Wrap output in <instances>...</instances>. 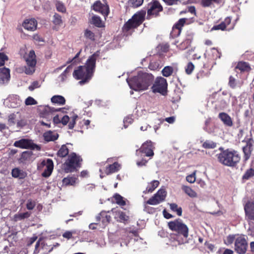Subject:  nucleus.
Wrapping results in <instances>:
<instances>
[{"label":"nucleus","mask_w":254,"mask_h":254,"mask_svg":"<svg viewBox=\"0 0 254 254\" xmlns=\"http://www.w3.org/2000/svg\"><path fill=\"white\" fill-rule=\"evenodd\" d=\"M194 69V64L191 62H190L187 64V65L185 67V72L187 74L190 75L191 74Z\"/></svg>","instance_id":"nucleus-51"},{"label":"nucleus","mask_w":254,"mask_h":254,"mask_svg":"<svg viewBox=\"0 0 254 254\" xmlns=\"http://www.w3.org/2000/svg\"><path fill=\"white\" fill-rule=\"evenodd\" d=\"M43 137L47 142L53 141L58 139L59 134L55 131L49 130L43 134Z\"/></svg>","instance_id":"nucleus-29"},{"label":"nucleus","mask_w":254,"mask_h":254,"mask_svg":"<svg viewBox=\"0 0 254 254\" xmlns=\"http://www.w3.org/2000/svg\"><path fill=\"white\" fill-rule=\"evenodd\" d=\"M161 195H157L156 197H154V195L150 198L147 201L146 203L150 205H156L160 202H162L164 200H162Z\"/></svg>","instance_id":"nucleus-37"},{"label":"nucleus","mask_w":254,"mask_h":254,"mask_svg":"<svg viewBox=\"0 0 254 254\" xmlns=\"http://www.w3.org/2000/svg\"><path fill=\"white\" fill-rule=\"evenodd\" d=\"M93 9L95 11L101 13L104 16H107L109 13L108 5L103 4L100 1H96L93 5Z\"/></svg>","instance_id":"nucleus-19"},{"label":"nucleus","mask_w":254,"mask_h":254,"mask_svg":"<svg viewBox=\"0 0 254 254\" xmlns=\"http://www.w3.org/2000/svg\"><path fill=\"white\" fill-rule=\"evenodd\" d=\"M161 195L162 200H165L166 196V191L165 189H160L158 191L154 194V197H156L157 195Z\"/></svg>","instance_id":"nucleus-57"},{"label":"nucleus","mask_w":254,"mask_h":254,"mask_svg":"<svg viewBox=\"0 0 254 254\" xmlns=\"http://www.w3.org/2000/svg\"><path fill=\"white\" fill-rule=\"evenodd\" d=\"M25 104L27 106L34 105L37 104V102L33 97L29 96L26 99Z\"/></svg>","instance_id":"nucleus-56"},{"label":"nucleus","mask_w":254,"mask_h":254,"mask_svg":"<svg viewBox=\"0 0 254 254\" xmlns=\"http://www.w3.org/2000/svg\"><path fill=\"white\" fill-rule=\"evenodd\" d=\"M231 18L230 17H227L225 18L224 20L222 21L219 24L213 26L211 31L219 30H230L233 28V27L227 29V27L231 24Z\"/></svg>","instance_id":"nucleus-20"},{"label":"nucleus","mask_w":254,"mask_h":254,"mask_svg":"<svg viewBox=\"0 0 254 254\" xmlns=\"http://www.w3.org/2000/svg\"><path fill=\"white\" fill-rule=\"evenodd\" d=\"M254 176V169L253 168H250L246 171L245 174L243 175L242 177L243 180H248L250 178Z\"/></svg>","instance_id":"nucleus-49"},{"label":"nucleus","mask_w":254,"mask_h":254,"mask_svg":"<svg viewBox=\"0 0 254 254\" xmlns=\"http://www.w3.org/2000/svg\"><path fill=\"white\" fill-rule=\"evenodd\" d=\"M41 86L40 83L37 81H35L31 83L29 86L28 89L30 91H33L35 89L40 87Z\"/></svg>","instance_id":"nucleus-59"},{"label":"nucleus","mask_w":254,"mask_h":254,"mask_svg":"<svg viewBox=\"0 0 254 254\" xmlns=\"http://www.w3.org/2000/svg\"><path fill=\"white\" fill-rule=\"evenodd\" d=\"M154 148L153 143L150 140H147L142 144L139 149L136 150V152L144 153L147 157H152L154 154Z\"/></svg>","instance_id":"nucleus-15"},{"label":"nucleus","mask_w":254,"mask_h":254,"mask_svg":"<svg viewBox=\"0 0 254 254\" xmlns=\"http://www.w3.org/2000/svg\"><path fill=\"white\" fill-rule=\"evenodd\" d=\"M235 68L239 69L241 72H249L252 69L250 64L244 61L239 62Z\"/></svg>","instance_id":"nucleus-28"},{"label":"nucleus","mask_w":254,"mask_h":254,"mask_svg":"<svg viewBox=\"0 0 254 254\" xmlns=\"http://www.w3.org/2000/svg\"><path fill=\"white\" fill-rule=\"evenodd\" d=\"M10 78V70L4 67H0V84L7 83Z\"/></svg>","instance_id":"nucleus-24"},{"label":"nucleus","mask_w":254,"mask_h":254,"mask_svg":"<svg viewBox=\"0 0 254 254\" xmlns=\"http://www.w3.org/2000/svg\"><path fill=\"white\" fill-rule=\"evenodd\" d=\"M91 23L97 27H102L103 26L100 17L96 15L92 17Z\"/></svg>","instance_id":"nucleus-42"},{"label":"nucleus","mask_w":254,"mask_h":254,"mask_svg":"<svg viewBox=\"0 0 254 254\" xmlns=\"http://www.w3.org/2000/svg\"><path fill=\"white\" fill-rule=\"evenodd\" d=\"M160 183L157 180H153L150 182L146 189V191L147 192H152L154 190L158 187Z\"/></svg>","instance_id":"nucleus-40"},{"label":"nucleus","mask_w":254,"mask_h":254,"mask_svg":"<svg viewBox=\"0 0 254 254\" xmlns=\"http://www.w3.org/2000/svg\"><path fill=\"white\" fill-rule=\"evenodd\" d=\"M22 26L25 29L33 31L37 28V22L34 18L26 19L23 22Z\"/></svg>","instance_id":"nucleus-25"},{"label":"nucleus","mask_w":254,"mask_h":254,"mask_svg":"<svg viewBox=\"0 0 254 254\" xmlns=\"http://www.w3.org/2000/svg\"><path fill=\"white\" fill-rule=\"evenodd\" d=\"M99 56V52L97 51L88 58L84 65H80V85L88 83L92 79Z\"/></svg>","instance_id":"nucleus-3"},{"label":"nucleus","mask_w":254,"mask_h":254,"mask_svg":"<svg viewBox=\"0 0 254 254\" xmlns=\"http://www.w3.org/2000/svg\"><path fill=\"white\" fill-rule=\"evenodd\" d=\"M14 146L21 148H28L37 151L41 150L40 145L34 143L32 140L27 139H21L16 141L14 143Z\"/></svg>","instance_id":"nucleus-11"},{"label":"nucleus","mask_w":254,"mask_h":254,"mask_svg":"<svg viewBox=\"0 0 254 254\" xmlns=\"http://www.w3.org/2000/svg\"><path fill=\"white\" fill-rule=\"evenodd\" d=\"M31 214L30 212H25L22 213H18L15 215L14 218L16 220H21L22 219L29 218Z\"/></svg>","instance_id":"nucleus-41"},{"label":"nucleus","mask_w":254,"mask_h":254,"mask_svg":"<svg viewBox=\"0 0 254 254\" xmlns=\"http://www.w3.org/2000/svg\"><path fill=\"white\" fill-rule=\"evenodd\" d=\"M228 84L229 86L233 89L235 88L236 87V80L232 76L229 77Z\"/></svg>","instance_id":"nucleus-58"},{"label":"nucleus","mask_w":254,"mask_h":254,"mask_svg":"<svg viewBox=\"0 0 254 254\" xmlns=\"http://www.w3.org/2000/svg\"><path fill=\"white\" fill-rule=\"evenodd\" d=\"M79 161V159L74 153L70 154L63 165L64 171L66 173L73 172L77 166Z\"/></svg>","instance_id":"nucleus-10"},{"label":"nucleus","mask_w":254,"mask_h":254,"mask_svg":"<svg viewBox=\"0 0 254 254\" xmlns=\"http://www.w3.org/2000/svg\"><path fill=\"white\" fill-rule=\"evenodd\" d=\"M168 226L170 230L176 232L170 234L168 243L169 245L177 247L187 242L189 228L181 219H177L170 221L168 223Z\"/></svg>","instance_id":"nucleus-1"},{"label":"nucleus","mask_w":254,"mask_h":254,"mask_svg":"<svg viewBox=\"0 0 254 254\" xmlns=\"http://www.w3.org/2000/svg\"><path fill=\"white\" fill-rule=\"evenodd\" d=\"M221 152L216 155L218 161L221 164L230 167H236L241 160L239 153L234 150H224L220 148Z\"/></svg>","instance_id":"nucleus-4"},{"label":"nucleus","mask_w":254,"mask_h":254,"mask_svg":"<svg viewBox=\"0 0 254 254\" xmlns=\"http://www.w3.org/2000/svg\"><path fill=\"white\" fill-rule=\"evenodd\" d=\"M77 180V178L73 176H68L63 180V183L65 186L74 185Z\"/></svg>","instance_id":"nucleus-34"},{"label":"nucleus","mask_w":254,"mask_h":254,"mask_svg":"<svg viewBox=\"0 0 254 254\" xmlns=\"http://www.w3.org/2000/svg\"><path fill=\"white\" fill-rule=\"evenodd\" d=\"M79 56V52H78L74 58L72 60V63L70 65H68L64 71L59 76V81L61 82H64L65 81L67 77L66 74L70 71L71 69H73L74 71L73 72V77L78 80L79 79V65H78L79 61H78L77 58Z\"/></svg>","instance_id":"nucleus-6"},{"label":"nucleus","mask_w":254,"mask_h":254,"mask_svg":"<svg viewBox=\"0 0 254 254\" xmlns=\"http://www.w3.org/2000/svg\"><path fill=\"white\" fill-rule=\"evenodd\" d=\"M182 190L190 197H196L197 193L190 187L183 185L182 187Z\"/></svg>","instance_id":"nucleus-35"},{"label":"nucleus","mask_w":254,"mask_h":254,"mask_svg":"<svg viewBox=\"0 0 254 254\" xmlns=\"http://www.w3.org/2000/svg\"><path fill=\"white\" fill-rule=\"evenodd\" d=\"M20 118V114L19 112L13 113L8 116V124L10 126L14 125L17 122L18 118Z\"/></svg>","instance_id":"nucleus-38"},{"label":"nucleus","mask_w":254,"mask_h":254,"mask_svg":"<svg viewBox=\"0 0 254 254\" xmlns=\"http://www.w3.org/2000/svg\"><path fill=\"white\" fill-rule=\"evenodd\" d=\"M221 0H201L200 5L203 7H212L214 3L219 4Z\"/></svg>","instance_id":"nucleus-33"},{"label":"nucleus","mask_w":254,"mask_h":254,"mask_svg":"<svg viewBox=\"0 0 254 254\" xmlns=\"http://www.w3.org/2000/svg\"><path fill=\"white\" fill-rule=\"evenodd\" d=\"M246 145L243 147V151L244 154V159L248 160L251 157L252 151L253 150V140L252 138H249L246 141Z\"/></svg>","instance_id":"nucleus-21"},{"label":"nucleus","mask_w":254,"mask_h":254,"mask_svg":"<svg viewBox=\"0 0 254 254\" xmlns=\"http://www.w3.org/2000/svg\"><path fill=\"white\" fill-rule=\"evenodd\" d=\"M170 209L176 212L177 215L179 216L182 215V209L181 207H179L178 205L176 203H171L170 204Z\"/></svg>","instance_id":"nucleus-46"},{"label":"nucleus","mask_w":254,"mask_h":254,"mask_svg":"<svg viewBox=\"0 0 254 254\" xmlns=\"http://www.w3.org/2000/svg\"><path fill=\"white\" fill-rule=\"evenodd\" d=\"M17 126L18 127H22L26 125L25 121L22 119L20 117V118H18L16 122Z\"/></svg>","instance_id":"nucleus-63"},{"label":"nucleus","mask_w":254,"mask_h":254,"mask_svg":"<svg viewBox=\"0 0 254 254\" xmlns=\"http://www.w3.org/2000/svg\"><path fill=\"white\" fill-rule=\"evenodd\" d=\"M173 67L171 66H166L164 67L162 72L163 76L165 77H169L171 76L173 72Z\"/></svg>","instance_id":"nucleus-45"},{"label":"nucleus","mask_w":254,"mask_h":254,"mask_svg":"<svg viewBox=\"0 0 254 254\" xmlns=\"http://www.w3.org/2000/svg\"><path fill=\"white\" fill-rule=\"evenodd\" d=\"M160 50L164 53L167 52L169 50V45L168 44H163L160 46Z\"/></svg>","instance_id":"nucleus-64"},{"label":"nucleus","mask_w":254,"mask_h":254,"mask_svg":"<svg viewBox=\"0 0 254 254\" xmlns=\"http://www.w3.org/2000/svg\"><path fill=\"white\" fill-rule=\"evenodd\" d=\"M120 165L117 162L106 167V172L107 174H112L118 172L120 168Z\"/></svg>","instance_id":"nucleus-31"},{"label":"nucleus","mask_w":254,"mask_h":254,"mask_svg":"<svg viewBox=\"0 0 254 254\" xmlns=\"http://www.w3.org/2000/svg\"><path fill=\"white\" fill-rule=\"evenodd\" d=\"M30 157V153L28 151H24L21 154L20 160L21 161H24L27 160Z\"/></svg>","instance_id":"nucleus-61"},{"label":"nucleus","mask_w":254,"mask_h":254,"mask_svg":"<svg viewBox=\"0 0 254 254\" xmlns=\"http://www.w3.org/2000/svg\"><path fill=\"white\" fill-rule=\"evenodd\" d=\"M186 18H181L173 25L170 35L171 38H175L180 35L182 28L186 23Z\"/></svg>","instance_id":"nucleus-16"},{"label":"nucleus","mask_w":254,"mask_h":254,"mask_svg":"<svg viewBox=\"0 0 254 254\" xmlns=\"http://www.w3.org/2000/svg\"><path fill=\"white\" fill-rule=\"evenodd\" d=\"M11 175L13 177L19 179H24L27 176L26 172L18 168L13 169Z\"/></svg>","instance_id":"nucleus-30"},{"label":"nucleus","mask_w":254,"mask_h":254,"mask_svg":"<svg viewBox=\"0 0 254 254\" xmlns=\"http://www.w3.org/2000/svg\"><path fill=\"white\" fill-rule=\"evenodd\" d=\"M202 146L204 148L213 149L216 147V143L212 141L206 140L204 142H203Z\"/></svg>","instance_id":"nucleus-50"},{"label":"nucleus","mask_w":254,"mask_h":254,"mask_svg":"<svg viewBox=\"0 0 254 254\" xmlns=\"http://www.w3.org/2000/svg\"><path fill=\"white\" fill-rule=\"evenodd\" d=\"M42 164L45 166V168L42 175L44 177H49L53 170L54 164L53 161L51 159H48L46 161H43Z\"/></svg>","instance_id":"nucleus-23"},{"label":"nucleus","mask_w":254,"mask_h":254,"mask_svg":"<svg viewBox=\"0 0 254 254\" xmlns=\"http://www.w3.org/2000/svg\"><path fill=\"white\" fill-rule=\"evenodd\" d=\"M159 62L158 61L152 60L150 62L149 68L152 70H159L161 68Z\"/></svg>","instance_id":"nucleus-47"},{"label":"nucleus","mask_w":254,"mask_h":254,"mask_svg":"<svg viewBox=\"0 0 254 254\" xmlns=\"http://www.w3.org/2000/svg\"><path fill=\"white\" fill-rule=\"evenodd\" d=\"M146 10L141 9L135 14L127 20L122 27V31L125 35H131L134 29L139 27L144 21Z\"/></svg>","instance_id":"nucleus-5"},{"label":"nucleus","mask_w":254,"mask_h":254,"mask_svg":"<svg viewBox=\"0 0 254 254\" xmlns=\"http://www.w3.org/2000/svg\"><path fill=\"white\" fill-rule=\"evenodd\" d=\"M27 65L24 66V72L26 74H33L35 70L36 64V55L33 50H31L28 54V56L25 58Z\"/></svg>","instance_id":"nucleus-8"},{"label":"nucleus","mask_w":254,"mask_h":254,"mask_svg":"<svg viewBox=\"0 0 254 254\" xmlns=\"http://www.w3.org/2000/svg\"><path fill=\"white\" fill-rule=\"evenodd\" d=\"M77 118V116H72L70 117L71 118V121H70L69 124L68 125L69 128L72 129L74 126L75 123V120Z\"/></svg>","instance_id":"nucleus-62"},{"label":"nucleus","mask_w":254,"mask_h":254,"mask_svg":"<svg viewBox=\"0 0 254 254\" xmlns=\"http://www.w3.org/2000/svg\"><path fill=\"white\" fill-rule=\"evenodd\" d=\"M244 210L247 220L254 221V201H248L244 205Z\"/></svg>","instance_id":"nucleus-18"},{"label":"nucleus","mask_w":254,"mask_h":254,"mask_svg":"<svg viewBox=\"0 0 254 254\" xmlns=\"http://www.w3.org/2000/svg\"><path fill=\"white\" fill-rule=\"evenodd\" d=\"M151 88L153 93H159L163 95H165L167 89L166 79L162 77H157Z\"/></svg>","instance_id":"nucleus-9"},{"label":"nucleus","mask_w":254,"mask_h":254,"mask_svg":"<svg viewBox=\"0 0 254 254\" xmlns=\"http://www.w3.org/2000/svg\"><path fill=\"white\" fill-rule=\"evenodd\" d=\"M118 217L119 218L118 221L122 223L127 222L129 219V217L126 215L125 212L123 211H119L118 212Z\"/></svg>","instance_id":"nucleus-48"},{"label":"nucleus","mask_w":254,"mask_h":254,"mask_svg":"<svg viewBox=\"0 0 254 254\" xmlns=\"http://www.w3.org/2000/svg\"><path fill=\"white\" fill-rule=\"evenodd\" d=\"M154 76L150 73L139 71L136 76L127 79V82L132 89L145 90L152 83Z\"/></svg>","instance_id":"nucleus-2"},{"label":"nucleus","mask_w":254,"mask_h":254,"mask_svg":"<svg viewBox=\"0 0 254 254\" xmlns=\"http://www.w3.org/2000/svg\"><path fill=\"white\" fill-rule=\"evenodd\" d=\"M113 198L115 199L116 203L120 206H123L126 205V200L120 194L118 193L114 194Z\"/></svg>","instance_id":"nucleus-39"},{"label":"nucleus","mask_w":254,"mask_h":254,"mask_svg":"<svg viewBox=\"0 0 254 254\" xmlns=\"http://www.w3.org/2000/svg\"><path fill=\"white\" fill-rule=\"evenodd\" d=\"M163 11V7L161 3L157 0H152L148 3L147 8L146 19L150 20L160 16V12Z\"/></svg>","instance_id":"nucleus-7"},{"label":"nucleus","mask_w":254,"mask_h":254,"mask_svg":"<svg viewBox=\"0 0 254 254\" xmlns=\"http://www.w3.org/2000/svg\"><path fill=\"white\" fill-rule=\"evenodd\" d=\"M96 219L97 221L96 224H98L101 221L103 226H105L110 223L111 217L107 212L103 211L96 216Z\"/></svg>","instance_id":"nucleus-22"},{"label":"nucleus","mask_w":254,"mask_h":254,"mask_svg":"<svg viewBox=\"0 0 254 254\" xmlns=\"http://www.w3.org/2000/svg\"><path fill=\"white\" fill-rule=\"evenodd\" d=\"M7 60V56L3 53H0V66H3L5 62Z\"/></svg>","instance_id":"nucleus-60"},{"label":"nucleus","mask_w":254,"mask_h":254,"mask_svg":"<svg viewBox=\"0 0 254 254\" xmlns=\"http://www.w3.org/2000/svg\"><path fill=\"white\" fill-rule=\"evenodd\" d=\"M55 6L57 11L62 13H65L66 12V7L62 2L57 0L55 2Z\"/></svg>","instance_id":"nucleus-43"},{"label":"nucleus","mask_w":254,"mask_h":254,"mask_svg":"<svg viewBox=\"0 0 254 254\" xmlns=\"http://www.w3.org/2000/svg\"><path fill=\"white\" fill-rule=\"evenodd\" d=\"M248 243L246 239L242 237H238L235 242V251L239 254H245L246 253Z\"/></svg>","instance_id":"nucleus-12"},{"label":"nucleus","mask_w":254,"mask_h":254,"mask_svg":"<svg viewBox=\"0 0 254 254\" xmlns=\"http://www.w3.org/2000/svg\"><path fill=\"white\" fill-rule=\"evenodd\" d=\"M161 195H157L156 197H154V195L150 198L147 201L146 203L150 205H156L160 202H162L164 200H162Z\"/></svg>","instance_id":"nucleus-36"},{"label":"nucleus","mask_w":254,"mask_h":254,"mask_svg":"<svg viewBox=\"0 0 254 254\" xmlns=\"http://www.w3.org/2000/svg\"><path fill=\"white\" fill-rule=\"evenodd\" d=\"M144 0H129V2L133 7H137L141 5Z\"/></svg>","instance_id":"nucleus-54"},{"label":"nucleus","mask_w":254,"mask_h":254,"mask_svg":"<svg viewBox=\"0 0 254 254\" xmlns=\"http://www.w3.org/2000/svg\"><path fill=\"white\" fill-rule=\"evenodd\" d=\"M84 36L86 38H88L89 39L94 41L95 40V35L93 32L91 31L86 29L84 32Z\"/></svg>","instance_id":"nucleus-55"},{"label":"nucleus","mask_w":254,"mask_h":254,"mask_svg":"<svg viewBox=\"0 0 254 254\" xmlns=\"http://www.w3.org/2000/svg\"><path fill=\"white\" fill-rule=\"evenodd\" d=\"M22 104V100L16 95H9L4 101V104L8 108H17Z\"/></svg>","instance_id":"nucleus-13"},{"label":"nucleus","mask_w":254,"mask_h":254,"mask_svg":"<svg viewBox=\"0 0 254 254\" xmlns=\"http://www.w3.org/2000/svg\"><path fill=\"white\" fill-rule=\"evenodd\" d=\"M51 102L59 105H64L65 103V100L63 96L54 95L51 98Z\"/></svg>","instance_id":"nucleus-32"},{"label":"nucleus","mask_w":254,"mask_h":254,"mask_svg":"<svg viewBox=\"0 0 254 254\" xmlns=\"http://www.w3.org/2000/svg\"><path fill=\"white\" fill-rule=\"evenodd\" d=\"M68 153V149L65 145L62 146L58 152V155L61 157L66 156Z\"/></svg>","instance_id":"nucleus-44"},{"label":"nucleus","mask_w":254,"mask_h":254,"mask_svg":"<svg viewBox=\"0 0 254 254\" xmlns=\"http://www.w3.org/2000/svg\"><path fill=\"white\" fill-rule=\"evenodd\" d=\"M204 55L213 64H215V61L221 58V53L217 48H212L206 50Z\"/></svg>","instance_id":"nucleus-17"},{"label":"nucleus","mask_w":254,"mask_h":254,"mask_svg":"<svg viewBox=\"0 0 254 254\" xmlns=\"http://www.w3.org/2000/svg\"><path fill=\"white\" fill-rule=\"evenodd\" d=\"M218 117L225 126L230 127L233 126L232 120L227 113L224 112L220 113L218 115Z\"/></svg>","instance_id":"nucleus-27"},{"label":"nucleus","mask_w":254,"mask_h":254,"mask_svg":"<svg viewBox=\"0 0 254 254\" xmlns=\"http://www.w3.org/2000/svg\"><path fill=\"white\" fill-rule=\"evenodd\" d=\"M193 40V35L191 34H187L184 40L177 47L181 50H184L189 48Z\"/></svg>","instance_id":"nucleus-26"},{"label":"nucleus","mask_w":254,"mask_h":254,"mask_svg":"<svg viewBox=\"0 0 254 254\" xmlns=\"http://www.w3.org/2000/svg\"><path fill=\"white\" fill-rule=\"evenodd\" d=\"M53 23L56 25H60L62 23V17L58 13H55L53 16Z\"/></svg>","instance_id":"nucleus-52"},{"label":"nucleus","mask_w":254,"mask_h":254,"mask_svg":"<svg viewBox=\"0 0 254 254\" xmlns=\"http://www.w3.org/2000/svg\"><path fill=\"white\" fill-rule=\"evenodd\" d=\"M35 205H36V202L34 200H33L31 199H29L27 200L26 206V208L28 210H33L34 209V208L35 207Z\"/></svg>","instance_id":"nucleus-53"},{"label":"nucleus","mask_w":254,"mask_h":254,"mask_svg":"<svg viewBox=\"0 0 254 254\" xmlns=\"http://www.w3.org/2000/svg\"><path fill=\"white\" fill-rule=\"evenodd\" d=\"M53 249L52 247L45 244L44 241L39 240L35 245L33 254H47Z\"/></svg>","instance_id":"nucleus-14"}]
</instances>
